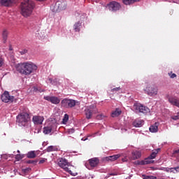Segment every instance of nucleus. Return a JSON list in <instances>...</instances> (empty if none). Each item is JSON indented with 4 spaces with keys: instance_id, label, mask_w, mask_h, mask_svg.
Listing matches in <instances>:
<instances>
[{
    "instance_id": "0eeeda50",
    "label": "nucleus",
    "mask_w": 179,
    "mask_h": 179,
    "mask_svg": "<svg viewBox=\"0 0 179 179\" xmlns=\"http://www.w3.org/2000/svg\"><path fill=\"white\" fill-rule=\"evenodd\" d=\"M133 110L135 113H142L143 114H148V113H150V109H149V108L138 103L134 104Z\"/></svg>"
},
{
    "instance_id": "6e6d98bb",
    "label": "nucleus",
    "mask_w": 179,
    "mask_h": 179,
    "mask_svg": "<svg viewBox=\"0 0 179 179\" xmlns=\"http://www.w3.org/2000/svg\"><path fill=\"white\" fill-rule=\"evenodd\" d=\"M38 1H43V0H38Z\"/></svg>"
},
{
    "instance_id": "ea45409f",
    "label": "nucleus",
    "mask_w": 179,
    "mask_h": 179,
    "mask_svg": "<svg viewBox=\"0 0 179 179\" xmlns=\"http://www.w3.org/2000/svg\"><path fill=\"white\" fill-rule=\"evenodd\" d=\"M104 117H106L104 115L101 114V115H97V119L98 120H103V118H104Z\"/></svg>"
},
{
    "instance_id": "864d4df0",
    "label": "nucleus",
    "mask_w": 179,
    "mask_h": 179,
    "mask_svg": "<svg viewBox=\"0 0 179 179\" xmlns=\"http://www.w3.org/2000/svg\"><path fill=\"white\" fill-rule=\"evenodd\" d=\"M124 131H127V129H124Z\"/></svg>"
},
{
    "instance_id": "1a4fd4ad",
    "label": "nucleus",
    "mask_w": 179,
    "mask_h": 179,
    "mask_svg": "<svg viewBox=\"0 0 179 179\" xmlns=\"http://www.w3.org/2000/svg\"><path fill=\"white\" fill-rule=\"evenodd\" d=\"M144 92L145 94H148V96H150V97H153L157 95L159 90L157 89V87L150 86V87H147L144 90Z\"/></svg>"
},
{
    "instance_id": "79ce46f5",
    "label": "nucleus",
    "mask_w": 179,
    "mask_h": 179,
    "mask_svg": "<svg viewBox=\"0 0 179 179\" xmlns=\"http://www.w3.org/2000/svg\"><path fill=\"white\" fill-rule=\"evenodd\" d=\"M20 53L21 54V55H24V54H27V50L24 49L20 51Z\"/></svg>"
},
{
    "instance_id": "6ab92c4d",
    "label": "nucleus",
    "mask_w": 179,
    "mask_h": 179,
    "mask_svg": "<svg viewBox=\"0 0 179 179\" xmlns=\"http://www.w3.org/2000/svg\"><path fill=\"white\" fill-rule=\"evenodd\" d=\"M120 156L121 155L120 154H117L109 157H106L105 160H106V162H115L117 159H120Z\"/></svg>"
},
{
    "instance_id": "4468645a",
    "label": "nucleus",
    "mask_w": 179,
    "mask_h": 179,
    "mask_svg": "<svg viewBox=\"0 0 179 179\" xmlns=\"http://www.w3.org/2000/svg\"><path fill=\"white\" fill-rule=\"evenodd\" d=\"M107 8L111 12H117V10H120L121 5L117 1H111L107 5Z\"/></svg>"
},
{
    "instance_id": "423d86ee",
    "label": "nucleus",
    "mask_w": 179,
    "mask_h": 179,
    "mask_svg": "<svg viewBox=\"0 0 179 179\" xmlns=\"http://www.w3.org/2000/svg\"><path fill=\"white\" fill-rule=\"evenodd\" d=\"M159 152H160V148L156 149L145 160H142V161H140V162L138 161V164H140L141 166H143L145 164H150V163H152V160H153V159H155L156 157V155H157V153H159Z\"/></svg>"
},
{
    "instance_id": "cd10ccee",
    "label": "nucleus",
    "mask_w": 179,
    "mask_h": 179,
    "mask_svg": "<svg viewBox=\"0 0 179 179\" xmlns=\"http://www.w3.org/2000/svg\"><path fill=\"white\" fill-rule=\"evenodd\" d=\"M48 82L50 83L53 86H57V85H58V81H57V79L48 78Z\"/></svg>"
},
{
    "instance_id": "a211bd4d",
    "label": "nucleus",
    "mask_w": 179,
    "mask_h": 179,
    "mask_svg": "<svg viewBox=\"0 0 179 179\" xmlns=\"http://www.w3.org/2000/svg\"><path fill=\"white\" fill-rule=\"evenodd\" d=\"M99 158H92L89 159V164L92 167H97L99 165Z\"/></svg>"
},
{
    "instance_id": "de8ad7c7",
    "label": "nucleus",
    "mask_w": 179,
    "mask_h": 179,
    "mask_svg": "<svg viewBox=\"0 0 179 179\" xmlns=\"http://www.w3.org/2000/svg\"><path fill=\"white\" fill-rule=\"evenodd\" d=\"M9 50L10 51H12L13 48H12V45H10V47H9Z\"/></svg>"
},
{
    "instance_id": "20e7f679",
    "label": "nucleus",
    "mask_w": 179,
    "mask_h": 179,
    "mask_svg": "<svg viewBox=\"0 0 179 179\" xmlns=\"http://www.w3.org/2000/svg\"><path fill=\"white\" fill-rule=\"evenodd\" d=\"M78 103H79V101L68 98H65L61 101L62 107L64 108H73Z\"/></svg>"
},
{
    "instance_id": "412c9836",
    "label": "nucleus",
    "mask_w": 179,
    "mask_h": 179,
    "mask_svg": "<svg viewBox=\"0 0 179 179\" xmlns=\"http://www.w3.org/2000/svg\"><path fill=\"white\" fill-rule=\"evenodd\" d=\"M142 156V152L141 151H133L132 152V159L133 160H136L140 159Z\"/></svg>"
},
{
    "instance_id": "c9c22d12",
    "label": "nucleus",
    "mask_w": 179,
    "mask_h": 179,
    "mask_svg": "<svg viewBox=\"0 0 179 179\" xmlns=\"http://www.w3.org/2000/svg\"><path fill=\"white\" fill-rule=\"evenodd\" d=\"M172 170L174 174L179 173V166L172 168Z\"/></svg>"
},
{
    "instance_id": "72a5a7b5",
    "label": "nucleus",
    "mask_w": 179,
    "mask_h": 179,
    "mask_svg": "<svg viewBox=\"0 0 179 179\" xmlns=\"http://www.w3.org/2000/svg\"><path fill=\"white\" fill-rule=\"evenodd\" d=\"M29 171H31V169L30 168L23 169L22 170V173H23L24 174H27V173H29Z\"/></svg>"
},
{
    "instance_id": "c03bdc74",
    "label": "nucleus",
    "mask_w": 179,
    "mask_h": 179,
    "mask_svg": "<svg viewBox=\"0 0 179 179\" xmlns=\"http://www.w3.org/2000/svg\"><path fill=\"white\" fill-rule=\"evenodd\" d=\"M90 137H91V136L89 135V136H87L86 138H83L81 139V141H89V138H90Z\"/></svg>"
},
{
    "instance_id": "9b49d317",
    "label": "nucleus",
    "mask_w": 179,
    "mask_h": 179,
    "mask_svg": "<svg viewBox=\"0 0 179 179\" xmlns=\"http://www.w3.org/2000/svg\"><path fill=\"white\" fill-rule=\"evenodd\" d=\"M55 129H57V123L50 122L48 126L43 128V134H45V135H48V134H51V132L55 131Z\"/></svg>"
},
{
    "instance_id": "4c0bfd02",
    "label": "nucleus",
    "mask_w": 179,
    "mask_h": 179,
    "mask_svg": "<svg viewBox=\"0 0 179 179\" xmlns=\"http://www.w3.org/2000/svg\"><path fill=\"white\" fill-rule=\"evenodd\" d=\"M169 75L171 79H174V78H177V75L176 73H169Z\"/></svg>"
},
{
    "instance_id": "4be33fe9",
    "label": "nucleus",
    "mask_w": 179,
    "mask_h": 179,
    "mask_svg": "<svg viewBox=\"0 0 179 179\" xmlns=\"http://www.w3.org/2000/svg\"><path fill=\"white\" fill-rule=\"evenodd\" d=\"M12 0H1L0 3L1 6H10L12 5Z\"/></svg>"
},
{
    "instance_id": "473e14b6",
    "label": "nucleus",
    "mask_w": 179,
    "mask_h": 179,
    "mask_svg": "<svg viewBox=\"0 0 179 179\" xmlns=\"http://www.w3.org/2000/svg\"><path fill=\"white\" fill-rule=\"evenodd\" d=\"M171 119L173 120V121H177V120H179V112L177 113L176 115L171 116Z\"/></svg>"
},
{
    "instance_id": "7ed1b4c3",
    "label": "nucleus",
    "mask_w": 179,
    "mask_h": 179,
    "mask_svg": "<svg viewBox=\"0 0 179 179\" xmlns=\"http://www.w3.org/2000/svg\"><path fill=\"white\" fill-rule=\"evenodd\" d=\"M30 121V116L27 113H22L16 117V123L19 127H27Z\"/></svg>"
},
{
    "instance_id": "9d476101",
    "label": "nucleus",
    "mask_w": 179,
    "mask_h": 179,
    "mask_svg": "<svg viewBox=\"0 0 179 179\" xmlns=\"http://www.w3.org/2000/svg\"><path fill=\"white\" fill-rule=\"evenodd\" d=\"M66 9V3L65 1L56 2L52 12H61V10H65Z\"/></svg>"
},
{
    "instance_id": "aec40b11",
    "label": "nucleus",
    "mask_w": 179,
    "mask_h": 179,
    "mask_svg": "<svg viewBox=\"0 0 179 179\" xmlns=\"http://www.w3.org/2000/svg\"><path fill=\"white\" fill-rule=\"evenodd\" d=\"M150 132L156 133L159 131V122H155L154 124L151 125L149 128Z\"/></svg>"
},
{
    "instance_id": "49530a36",
    "label": "nucleus",
    "mask_w": 179,
    "mask_h": 179,
    "mask_svg": "<svg viewBox=\"0 0 179 179\" xmlns=\"http://www.w3.org/2000/svg\"><path fill=\"white\" fill-rule=\"evenodd\" d=\"M167 2H176L174 0H165Z\"/></svg>"
},
{
    "instance_id": "f704fd0d",
    "label": "nucleus",
    "mask_w": 179,
    "mask_h": 179,
    "mask_svg": "<svg viewBox=\"0 0 179 179\" xmlns=\"http://www.w3.org/2000/svg\"><path fill=\"white\" fill-rule=\"evenodd\" d=\"M101 133H100L99 131H97V132L94 133L90 136L92 138H94L95 136H101Z\"/></svg>"
},
{
    "instance_id": "39448f33",
    "label": "nucleus",
    "mask_w": 179,
    "mask_h": 179,
    "mask_svg": "<svg viewBox=\"0 0 179 179\" xmlns=\"http://www.w3.org/2000/svg\"><path fill=\"white\" fill-rule=\"evenodd\" d=\"M58 165L62 169H64L65 171L71 174V176H76L75 173H72V171L69 170V166H71V164L68 162V160H66L65 158H60L58 162Z\"/></svg>"
},
{
    "instance_id": "f257e3e1",
    "label": "nucleus",
    "mask_w": 179,
    "mask_h": 179,
    "mask_svg": "<svg viewBox=\"0 0 179 179\" xmlns=\"http://www.w3.org/2000/svg\"><path fill=\"white\" fill-rule=\"evenodd\" d=\"M17 71L22 75L29 76L35 71H37V66L32 62H23L17 65Z\"/></svg>"
},
{
    "instance_id": "58836bf2",
    "label": "nucleus",
    "mask_w": 179,
    "mask_h": 179,
    "mask_svg": "<svg viewBox=\"0 0 179 179\" xmlns=\"http://www.w3.org/2000/svg\"><path fill=\"white\" fill-rule=\"evenodd\" d=\"M165 171L167 173H173V168H166Z\"/></svg>"
},
{
    "instance_id": "7c9ffc66",
    "label": "nucleus",
    "mask_w": 179,
    "mask_h": 179,
    "mask_svg": "<svg viewBox=\"0 0 179 179\" xmlns=\"http://www.w3.org/2000/svg\"><path fill=\"white\" fill-rule=\"evenodd\" d=\"M69 120V115H68V114H65L62 120V123L66 124Z\"/></svg>"
},
{
    "instance_id": "dca6fc26",
    "label": "nucleus",
    "mask_w": 179,
    "mask_h": 179,
    "mask_svg": "<svg viewBox=\"0 0 179 179\" xmlns=\"http://www.w3.org/2000/svg\"><path fill=\"white\" fill-rule=\"evenodd\" d=\"M32 121L35 125H41L43 124V121H44V117L43 116H34L32 118Z\"/></svg>"
},
{
    "instance_id": "5701e85b",
    "label": "nucleus",
    "mask_w": 179,
    "mask_h": 179,
    "mask_svg": "<svg viewBox=\"0 0 179 179\" xmlns=\"http://www.w3.org/2000/svg\"><path fill=\"white\" fill-rule=\"evenodd\" d=\"M122 111L121 110V109L117 108L111 114V117H113V118L115 117H120V115H121Z\"/></svg>"
},
{
    "instance_id": "603ef678",
    "label": "nucleus",
    "mask_w": 179,
    "mask_h": 179,
    "mask_svg": "<svg viewBox=\"0 0 179 179\" xmlns=\"http://www.w3.org/2000/svg\"><path fill=\"white\" fill-rule=\"evenodd\" d=\"M17 153H20V150H17Z\"/></svg>"
},
{
    "instance_id": "f8f14e48",
    "label": "nucleus",
    "mask_w": 179,
    "mask_h": 179,
    "mask_svg": "<svg viewBox=\"0 0 179 179\" xmlns=\"http://www.w3.org/2000/svg\"><path fill=\"white\" fill-rule=\"evenodd\" d=\"M1 100L3 103H13L15 96L9 95V92L5 91L1 95Z\"/></svg>"
},
{
    "instance_id": "09e8293b",
    "label": "nucleus",
    "mask_w": 179,
    "mask_h": 179,
    "mask_svg": "<svg viewBox=\"0 0 179 179\" xmlns=\"http://www.w3.org/2000/svg\"><path fill=\"white\" fill-rule=\"evenodd\" d=\"M122 162H127V159L123 158V159H122Z\"/></svg>"
},
{
    "instance_id": "ddd939ff",
    "label": "nucleus",
    "mask_w": 179,
    "mask_h": 179,
    "mask_svg": "<svg viewBox=\"0 0 179 179\" xmlns=\"http://www.w3.org/2000/svg\"><path fill=\"white\" fill-rule=\"evenodd\" d=\"M166 99L171 106H174L175 107H178V108H179V99L177 96L168 95L166 96Z\"/></svg>"
},
{
    "instance_id": "3c124183",
    "label": "nucleus",
    "mask_w": 179,
    "mask_h": 179,
    "mask_svg": "<svg viewBox=\"0 0 179 179\" xmlns=\"http://www.w3.org/2000/svg\"><path fill=\"white\" fill-rule=\"evenodd\" d=\"M109 176H114L113 173H109Z\"/></svg>"
},
{
    "instance_id": "a19ab883",
    "label": "nucleus",
    "mask_w": 179,
    "mask_h": 179,
    "mask_svg": "<svg viewBox=\"0 0 179 179\" xmlns=\"http://www.w3.org/2000/svg\"><path fill=\"white\" fill-rule=\"evenodd\" d=\"M47 162V159L43 158L39 161V164H43V163H45Z\"/></svg>"
},
{
    "instance_id": "a18cd8bd",
    "label": "nucleus",
    "mask_w": 179,
    "mask_h": 179,
    "mask_svg": "<svg viewBox=\"0 0 179 179\" xmlns=\"http://www.w3.org/2000/svg\"><path fill=\"white\" fill-rule=\"evenodd\" d=\"M27 163H29V164H33L36 163V162L33 161V160H29L27 162Z\"/></svg>"
},
{
    "instance_id": "bb28decb",
    "label": "nucleus",
    "mask_w": 179,
    "mask_h": 179,
    "mask_svg": "<svg viewBox=\"0 0 179 179\" xmlns=\"http://www.w3.org/2000/svg\"><path fill=\"white\" fill-rule=\"evenodd\" d=\"M28 159H34L36 157V152L34 151H30L27 155Z\"/></svg>"
},
{
    "instance_id": "b1692460",
    "label": "nucleus",
    "mask_w": 179,
    "mask_h": 179,
    "mask_svg": "<svg viewBox=\"0 0 179 179\" xmlns=\"http://www.w3.org/2000/svg\"><path fill=\"white\" fill-rule=\"evenodd\" d=\"M141 0H122V2L124 5H132L135 2H139Z\"/></svg>"
},
{
    "instance_id": "2f4dec72",
    "label": "nucleus",
    "mask_w": 179,
    "mask_h": 179,
    "mask_svg": "<svg viewBox=\"0 0 179 179\" xmlns=\"http://www.w3.org/2000/svg\"><path fill=\"white\" fill-rule=\"evenodd\" d=\"M120 90H121V87H118L112 89L110 90V92H111V93L115 94V93H118V92H120Z\"/></svg>"
},
{
    "instance_id": "c85d7f7f",
    "label": "nucleus",
    "mask_w": 179,
    "mask_h": 179,
    "mask_svg": "<svg viewBox=\"0 0 179 179\" xmlns=\"http://www.w3.org/2000/svg\"><path fill=\"white\" fill-rule=\"evenodd\" d=\"M57 147L54 146V145H50L48 146L46 149L47 152H54L55 150H57Z\"/></svg>"
},
{
    "instance_id": "393cba45",
    "label": "nucleus",
    "mask_w": 179,
    "mask_h": 179,
    "mask_svg": "<svg viewBox=\"0 0 179 179\" xmlns=\"http://www.w3.org/2000/svg\"><path fill=\"white\" fill-rule=\"evenodd\" d=\"M8 34H9V32H8V30L4 29L2 33V37L3 40V43H6V40H8Z\"/></svg>"
},
{
    "instance_id": "f03ea898",
    "label": "nucleus",
    "mask_w": 179,
    "mask_h": 179,
    "mask_svg": "<svg viewBox=\"0 0 179 179\" xmlns=\"http://www.w3.org/2000/svg\"><path fill=\"white\" fill-rule=\"evenodd\" d=\"M34 2L31 0H24L21 3V13L24 17H29L33 13Z\"/></svg>"
},
{
    "instance_id": "37998d69",
    "label": "nucleus",
    "mask_w": 179,
    "mask_h": 179,
    "mask_svg": "<svg viewBox=\"0 0 179 179\" xmlns=\"http://www.w3.org/2000/svg\"><path fill=\"white\" fill-rule=\"evenodd\" d=\"M3 65V59L0 57V66H2Z\"/></svg>"
},
{
    "instance_id": "2eb2a0df",
    "label": "nucleus",
    "mask_w": 179,
    "mask_h": 179,
    "mask_svg": "<svg viewBox=\"0 0 179 179\" xmlns=\"http://www.w3.org/2000/svg\"><path fill=\"white\" fill-rule=\"evenodd\" d=\"M44 99L47 100V101H50L52 103V104H59L61 102V99L58 98L57 96H44Z\"/></svg>"
},
{
    "instance_id": "6e6552de",
    "label": "nucleus",
    "mask_w": 179,
    "mask_h": 179,
    "mask_svg": "<svg viewBox=\"0 0 179 179\" xmlns=\"http://www.w3.org/2000/svg\"><path fill=\"white\" fill-rule=\"evenodd\" d=\"M97 113H99V110L94 105L87 106L85 108V115L87 120H90L92 115H93V114H97Z\"/></svg>"
},
{
    "instance_id": "8fccbe9b",
    "label": "nucleus",
    "mask_w": 179,
    "mask_h": 179,
    "mask_svg": "<svg viewBox=\"0 0 179 179\" xmlns=\"http://www.w3.org/2000/svg\"><path fill=\"white\" fill-rule=\"evenodd\" d=\"M34 90L35 92H36L37 88H36V87H34Z\"/></svg>"
},
{
    "instance_id": "5fc2aeb1",
    "label": "nucleus",
    "mask_w": 179,
    "mask_h": 179,
    "mask_svg": "<svg viewBox=\"0 0 179 179\" xmlns=\"http://www.w3.org/2000/svg\"><path fill=\"white\" fill-rule=\"evenodd\" d=\"M45 143H43V145H45Z\"/></svg>"
},
{
    "instance_id": "a878e982",
    "label": "nucleus",
    "mask_w": 179,
    "mask_h": 179,
    "mask_svg": "<svg viewBox=\"0 0 179 179\" xmlns=\"http://www.w3.org/2000/svg\"><path fill=\"white\" fill-rule=\"evenodd\" d=\"M80 26H82V24L80 22H76L73 26L75 31H80Z\"/></svg>"
},
{
    "instance_id": "f3484780",
    "label": "nucleus",
    "mask_w": 179,
    "mask_h": 179,
    "mask_svg": "<svg viewBox=\"0 0 179 179\" xmlns=\"http://www.w3.org/2000/svg\"><path fill=\"white\" fill-rule=\"evenodd\" d=\"M143 120L141 119H136L133 122L132 124L136 127V128H141V127L143 126Z\"/></svg>"
},
{
    "instance_id": "e433bc0d",
    "label": "nucleus",
    "mask_w": 179,
    "mask_h": 179,
    "mask_svg": "<svg viewBox=\"0 0 179 179\" xmlns=\"http://www.w3.org/2000/svg\"><path fill=\"white\" fill-rule=\"evenodd\" d=\"M15 159H16V160H22V159H23V157H22V155H15Z\"/></svg>"
},
{
    "instance_id": "c756f323",
    "label": "nucleus",
    "mask_w": 179,
    "mask_h": 179,
    "mask_svg": "<svg viewBox=\"0 0 179 179\" xmlns=\"http://www.w3.org/2000/svg\"><path fill=\"white\" fill-rule=\"evenodd\" d=\"M143 179H157V177L153 176L142 175Z\"/></svg>"
}]
</instances>
